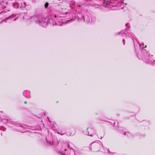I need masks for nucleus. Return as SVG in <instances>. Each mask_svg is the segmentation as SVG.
I'll list each match as a JSON object with an SVG mask.
<instances>
[{
    "label": "nucleus",
    "mask_w": 155,
    "mask_h": 155,
    "mask_svg": "<svg viewBox=\"0 0 155 155\" xmlns=\"http://www.w3.org/2000/svg\"><path fill=\"white\" fill-rule=\"evenodd\" d=\"M54 17L55 18H56V17H58V18H59V17H64L62 16V15L59 16V15H55L54 16Z\"/></svg>",
    "instance_id": "obj_11"
},
{
    "label": "nucleus",
    "mask_w": 155,
    "mask_h": 155,
    "mask_svg": "<svg viewBox=\"0 0 155 155\" xmlns=\"http://www.w3.org/2000/svg\"><path fill=\"white\" fill-rule=\"evenodd\" d=\"M104 3H105L107 5L108 4V0H103Z\"/></svg>",
    "instance_id": "obj_9"
},
{
    "label": "nucleus",
    "mask_w": 155,
    "mask_h": 155,
    "mask_svg": "<svg viewBox=\"0 0 155 155\" xmlns=\"http://www.w3.org/2000/svg\"><path fill=\"white\" fill-rule=\"evenodd\" d=\"M101 143V145H102V147H103V148H104V146H103V144H102V143Z\"/></svg>",
    "instance_id": "obj_26"
},
{
    "label": "nucleus",
    "mask_w": 155,
    "mask_h": 155,
    "mask_svg": "<svg viewBox=\"0 0 155 155\" xmlns=\"http://www.w3.org/2000/svg\"><path fill=\"white\" fill-rule=\"evenodd\" d=\"M53 26H54V24H53Z\"/></svg>",
    "instance_id": "obj_31"
},
{
    "label": "nucleus",
    "mask_w": 155,
    "mask_h": 155,
    "mask_svg": "<svg viewBox=\"0 0 155 155\" xmlns=\"http://www.w3.org/2000/svg\"><path fill=\"white\" fill-rule=\"evenodd\" d=\"M48 2L46 3L45 5V8H46L48 7Z\"/></svg>",
    "instance_id": "obj_10"
},
{
    "label": "nucleus",
    "mask_w": 155,
    "mask_h": 155,
    "mask_svg": "<svg viewBox=\"0 0 155 155\" xmlns=\"http://www.w3.org/2000/svg\"><path fill=\"white\" fill-rule=\"evenodd\" d=\"M49 143L50 145H51L52 144V143H51V142H49Z\"/></svg>",
    "instance_id": "obj_21"
},
{
    "label": "nucleus",
    "mask_w": 155,
    "mask_h": 155,
    "mask_svg": "<svg viewBox=\"0 0 155 155\" xmlns=\"http://www.w3.org/2000/svg\"><path fill=\"white\" fill-rule=\"evenodd\" d=\"M128 25V24H126V26L127 27H128L127 26Z\"/></svg>",
    "instance_id": "obj_22"
},
{
    "label": "nucleus",
    "mask_w": 155,
    "mask_h": 155,
    "mask_svg": "<svg viewBox=\"0 0 155 155\" xmlns=\"http://www.w3.org/2000/svg\"><path fill=\"white\" fill-rule=\"evenodd\" d=\"M107 151L109 153L110 152V151L109 150V149L107 150Z\"/></svg>",
    "instance_id": "obj_24"
},
{
    "label": "nucleus",
    "mask_w": 155,
    "mask_h": 155,
    "mask_svg": "<svg viewBox=\"0 0 155 155\" xmlns=\"http://www.w3.org/2000/svg\"><path fill=\"white\" fill-rule=\"evenodd\" d=\"M104 134H103V135H101V137H100V139H102V138H103V137H104Z\"/></svg>",
    "instance_id": "obj_15"
},
{
    "label": "nucleus",
    "mask_w": 155,
    "mask_h": 155,
    "mask_svg": "<svg viewBox=\"0 0 155 155\" xmlns=\"http://www.w3.org/2000/svg\"><path fill=\"white\" fill-rule=\"evenodd\" d=\"M88 129H89V131L90 133H91V132L92 131L93 132V133H91L90 134V136L92 137L93 135H94L96 133L95 132V131L94 130L92 129H91L90 128V129H89V128H88L87 130H88ZM86 134L87 135H88L90 136V134L88 132H87V134Z\"/></svg>",
    "instance_id": "obj_6"
},
{
    "label": "nucleus",
    "mask_w": 155,
    "mask_h": 155,
    "mask_svg": "<svg viewBox=\"0 0 155 155\" xmlns=\"http://www.w3.org/2000/svg\"><path fill=\"white\" fill-rule=\"evenodd\" d=\"M123 44L124 45H125V41H124V39H123Z\"/></svg>",
    "instance_id": "obj_14"
},
{
    "label": "nucleus",
    "mask_w": 155,
    "mask_h": 155,
    "mask_svg": "<svg viewBox=\"0 0 155 155\" xmlns=\"http://www.w3.org/2000/svg\"><path fill=\"white\" fill-rule=\"evenodd\" d=\"M74 20V19H73L72 18H71V19L70 20H69V21H73ZM62 21H64V22H65V21H64L63 20V19H62ZM68 20H67L66 22H67V21H68Z\"/></svg>",
    "instance_id": "obj_13"
},
{
    "label": "nucleus",
    "mask_w": 155,
    "mask_h": 155,
    "mask_svg": "<svg viewBox=\"0 0 155 155\" xmlns=\"http://www.w3.org/2000/svg\"><path fill=\"white\" fill-rule=\"evenodd\" d=\"M126 132H124V135H125L126 134Z\"/></svg>",
    "instance_id": "obj_27"
},
{
    "label": "nucleus",
    "mask_w": 155,
    "mask_h": 155,
    "mask_svg": "<svg viewBox=\"0 0 155 155\" xmlns=\"http://www.w3.org/2000/svg\"><path fill=\"white\" fill-rule=\"evenodd\" d=\"M148 53L147 52V54L146 56H144L143 57L144 61L145 62H147L149 64L153 65L155 64V60H153L152 58H150V55L148 54Z\"/></svg>",
    "instance_id": "obj_1"
},
{
    "label": "nucleus",
    "mask_w": 155,
    "mask_h": 155,
    "mask_svg": "<svg viewBox=\"0 0 155 155\" xmlns=\"http://www.w3.org/2000/svg\"><path fill=\"white\" fill-rule=\"evenodd\" d=\"M2 121L4 123H6L8 122V120L6 119H4L2 120Z\"/></svg>",
    "instance_id": "obj_8"
},
{
    "label": "nucleus",
    "mask_w": 155,
    "mask_h": 155,
    "mask_svg": "<svg viewBox=\"0 0 155 155\" xmlns=\"http://www.w3.org/2000/svg\"><path fill=\"white\" fill-rule=\"evenodd\" d=\"M124 33V31H121L120 32H119L117 34H116V35H119V34H123Z\"/></svg>",
    "instance_id": "obj_12"
},
{
    "label": "nucleus",
    "mask_w": 155,
    "mask_h": 155,
    "mask_svg": "<svg viewBox=\"0 0 155 155\" xmlns=\"http://www.w3.org/2000/svg\"><path fill=\"white\" fill-rule=\"evenodd\" d=\"M52 20V19L51 18H49L48 19L47 23L42 21H35V22L39 24L42 26L45 27L48 24L51 23Z\"/></svg>",
    "instance_id": "obj_3"
},
{
    "label": "nucleus",
    "mask_w": 155,
    "mask_h": 155,
    "mask_svg": "<svg viewBox=\"0 0 155 155\" xmlns=\"http://www.w3.org/2000/svg\"><path fill=\"white\" fill-rule=\"evenodd\" d=\"M16 19H17V18H15L13 20L15 21L16 20Z\"/></svg>",
    "instance_id": "obj_25"
},
{
    "label": "nucleus",
    "mask_w": 155,
    "mask_h": 155,
    "mask_svg": "<svg viewBox=\"0 0 155 155\" xmlns=\"http://www.w3.org/2000/svg\"><path fill=\"white\" fill-rule=\"evenodd\" d=\"M19 130L21 132H23V131L21 130V129L20 130Z\"/></svg>",
    "instance_id": "obj_23"
},
{
    "label": "nucleus",
    "mask_w": 155,
    "mask_h": 155,
    "mask_svg": "<svg viewBox=\"0 0 155 155\" xmlns=\"http://www.w3.org/2000/svg\"><path fill=\"white\" fill-rule=\"evenodd\" d=\"M14 17V15H11V16H9V17H8V18H12V17Z\"/></svg>",
    "instance_id": "obj_18"
},
{
    "label": "nucleus",
    "mask_w": 155,
    "mask_h": 155,
    "mask_svg": "<svg viewBox=\"0 0 155 155\" xmlns=\"http://www.w3.org/2000/svg\"><path fill=\"white\" fill-rule=\"evenodd\" d=\"M25 104H26V102H25Z\"/></svg>",
    "instance_id": "obj_32"
},
{
    "label": "nucleus",
    "mask_w": 155,
    "mask_h": 155,
    "mask_svg": "<svg viewBox=\"0 0 155 155\" xmlns=\"http://www.w3.org/2000/svg\"><path fill=\"white\" fill-rule=\"evenodd\" d=\"M58 134H61V135H64V134H65L64 133H63V134H60L59 133V132H58Z\"/></svg>",
    "instance_id": "obj_19"
},
{
    "label": "nucleus",
    "mask_w": 155,
    "mask_h": 155,
    "mask_svg": "<svg viewBox=\"0 0 155 155\" xmlns=\"http://www.w3.org/2000/svg\"><path fill=\"white\" fill-rule=\"evenodd\" d=\"M144 45V43H142L140 45L141 46V45L143 46V45Z\"/></svg>",
    "instance_id": "obj_20"
},
{
    "label": "nucleus",
    "mask_w": 155,
    "mask_h": 155,
    "mask_svg": "<svg viewBox=\"0 0 155 155\" xmlns=\"http://www.w3.org/2000/svg\"><path fill=\"white\" fill-rule=\"evenodd\" d=\"M115 122H114V125H115Z\"/></svg>",
    "instance_id": "obj_28"
},
{
    "label": "nucleus",
    "mask_w": 155,
    "mask_h": 155,
    "mask_svg": "<svg viewBox=\"0 0 155 155\" xmlns=\"http://www.w3.org/2000/svg\"><path fill=\"white\" fill-rule=\"evenodd\" d=\"M146 47H147V45H145V47H144V48H146Z\"/></svg>",
    "instance_id": "obj_29"
},
{
    "label": "nucleus",
    "mask_w": 155,
    "mask_h": 155,
    "mask_svg": "<svg viewBox=\"0 0 155 155\" xmlns=\"http://www.w3.org/2000/svg\"><path fill=\"white\" fill-rule=\"evenodd\" d=\"M66 153H63L60 152L59 151H57L58 154L61 155H75V151L73 149H65Z\"/></svg>",
    "instance_id": "obj_2"
},
{
    "label": "nucleus",
    "mask_w": 155,
    "mask_h": 155,
    "mask_svg": "<svg viewBox=\"0 0 155 155\" xmlns=\"http://www.w3.org/2000/svg\"><path fill=\"white\" fill-rule=\"evenodd\" d=\"M19 127H21L20 128L21 129L22 128V127L21 125V124H19Z\"/></svg>",
    "instance_id": "obj_16"
},
{
    "label": "nucleus",
    "mask_w": 155,
    "mask_h": 155,
    "mask_svg": "<svg viewBox=\"0 0 155 155\" xmlns=\"http://www.w3.org/2000/svg\"><path fill=\"white\" fill-rule=\"evenodd\" d=\"M69 20H68L67 21V22H64V21H58V23L56 22L55 24V25H58V26H61L62 25V23L63 24H65L67 23L69 21Z\"/></svg>",
    "instance_id": "obj_7"
},
{
    "label": "nucleus",
    "mask_w": 155,
    "mask_h": 155,
    "mask_svg": "<svg viewBox=\"0 0 155 155\" xmlns=\"http://www.w3.org/2000/svg\"><path fill=\"white\" fill-rule=\"evenodd\" d=\"M78 19H80V20L84 21H85L87 22H89L90 20V18L87 16H86L85 17L82 16L81 18L79 17Z\"/></svg>",
    "instance_id": "obj_4"
},
{
    "label": "nucleus",
    "mask_w": 155,
    "mask_h": 155,
    "mask_svg": "<svg viewBox=\"0 0 155 155\" xmlns=\"http://www.w3.org/2000/svg\"><path fill=\"white\" fill-rule=\"evenodd\" d=\"M59 1H60V0H58Z\"/></svg>",
    "instance_id": "obj_33"
},
{
    "label": "nucleus",
    "mask_w": 155,
    "mask_h": 155,
    "mask_svg": "<svg viewBox=\"0 0 155 155\" xmlns=\"http://www.w3.org/2000/svg\"><path fill=\"white\" fill-rule=\"evenodd\" d=\"M42 17V15H41V16H40V18H41Z\"/></svg>",
    "instance_id": "obj_30"
},
{
    "label": "nucleus",
    "mask_w": 155,
    "mask_h": 155,
    "mask_svg": "<svg viewBox=\"0 0 155 155\" xmlns=\"http://www.w3.org/2000/svg\"><path fill=\"white\" fill-rule=\"evenodd\" d=\"M91 146V147H93L94 149L96 150L99 149V147H100V145L97 142H95L92 143Z\"/></svg>",
    "instance_id": "obj_5"
},
{
    "label": "nucleus",
    "mask_w": 155,
    "mask_h": 155,
    "mask_svg": "<svg viewBox=\"0 0 155 155\" xmlns=\"http://www.w3.org/2000/svg\"><path fill=\"white\" fill-rule=\"evenodd\" d=\"M24 4L25 7L27 6V4L25 2H24Z\"/></svg>",
    "instance_id": "obj_17"
}]
</instances>
